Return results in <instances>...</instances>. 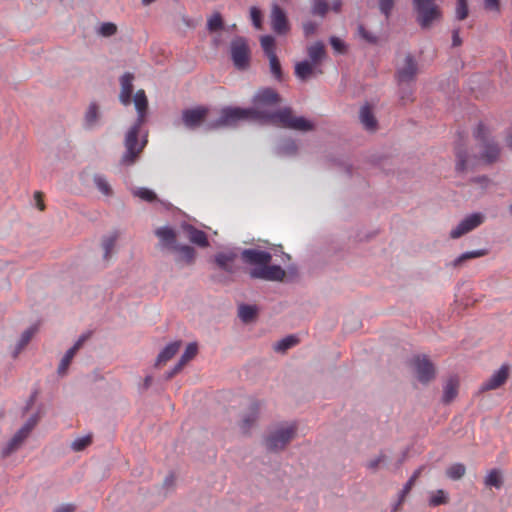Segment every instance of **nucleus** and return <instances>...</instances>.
Segmentation results:
<instances>
[{
    "label": "nucleus",
    "mask_w": 512,
    "mask_h": 512,
    "mask_svg": "<svg viewBox=\"0 0 512 512\" xmlns=\"http://www.w3.org/2000/svg\"><path fill=\"white\" fill-rule=\"evenodd\" d=\"M459 381L456 377L448 379L443 389V401L450 403L453 401L458 394Z\"/></svg>",
    "instance_id": "obj_27"
},
{
    "label": "nucleus",
    "mask_w": 512,
    "mask_h": 512,
    "mask_svg": "<svg viewBox=\"0 0 512 512\" xmlns=\"http://www.w3.org/2000/svg\"><path fill=\"white\" fill-rule=\"evenodd\" d=\"M249 275L255 279H262L267 281H282L286 272L278 265L263 264L253 267L249 271Z\"/></svg>",
    "instance_id": "obj_7"
},
{
    "label": "nucleus",
    "mask_w": 512,
    "mask_h": 512,
    "mask_svg": "<svg viewBox=\"0 0 512 512\" xmlns=\"http://www.w3.org/2000/svg\"><path fill=\"white\" fill-rule=\"evenodd\" d=\"M506 144L509 148L512 149V126L508 130L507 136H506Z\"/></svg>",
    "instance_id": "obj_64"
},
{
    "label": "nucleus",
    "mask_w": 512,
    "mask_h": 512,
    "mask_svg": "<svg viewBox=\"0 0 512 512\" xmlns=\"http://www.w3.org/2000/svg\"><path fill=\"white\" fill-rule=\"evenodd\" d=\"M510 368L508 365H502L499 370L494 372L490 378L482 383L480 387L481 392L495 390L501 387L509 377Z\"/></svg>",
    "instance_id": "obj_11"
},
{
    "label": "nucleus",
    "mask_w": 512,
    "mask_h": 512,
    "mask_svg": "<svg viewBox=\"0 0 512 512\" xmlns=\"http://www.w3.org/2000/svg\"><path fill=\"white\" fill-rule=\"evenodd\" d=\"M76 506L72 503L63 504L54 509L53 512H75Z\"/></svg>",
    "instance_id": "obj_54"
},
{
    "label": "nucleus",
    "mask_w": 512,
    "mask_h": 512,
    "mask_svg": "<svg viewBox=\"0 0 512 512\" xmlns=\"http://www.w3.org/2000/svg\"><path fill=\"white\" fill-rule=\"evenodd\" d=\"M456 168L458 171H463L466 168V156L462 153L457 154Z\"/></svg>",
    "instance_id": "obj_56"
},
{
    "label": "nucleus",
    "mask_w": 512,
    "mask_h": 512,
    "mask_svg": "<svg viewBox=\"0 0 512 512\" xmlns=\"http://www.w3.org/2000/svg\"><path fill=\"white\" fill-rule=\"evenodd\" d=\"M258 418V412L255 408H253L250 412L245 414L241 419V429L244 432H248L249 429L256 423Z\"/></svg>",
    "instance_id": "obj_37"
},
{
    "label": "nucleus",
    "mask_w": 512,
    "mask_h": 512,
    "mask_svg": "<svg viewBox=\"0 0 512 512\" xmlns=\"http://www.w3.org/2000/svg\"><path fill=\"white\" fill-rule=\"evenodd\" d=\"M318 24L313 21H307L303 24V32L306 37L314 34L317 30Z\"/></svg>",
    "instance_id": "obj_52"
},
{
    "label": "nucleus",
    "mask_w": 512,
    "mask_h": 512,
    "mask_svg": "<svg viewBox=\"0 0 512 512\" xmlns=\"http://www.w3.org/2000/svg\"><path fill=\"white\" fill-rule=\"evenodd\" d=\"M424 469V466H421L419 467L414 473L413 475L410 477V479L407 481V483L404 485L403 489L401 490L400 494H399V500L398 502L396 503V505L393 507V510L392 512H396L398 510V508L400 507V505L402 504V502L404 501L405 497L409 494V492L411 491L412 487L414 486L416 480L419 478V476L421 475L422 471Z\"/></svg>",
    "instance_id": "obj_25"
},
{
    "label": "nucleus",
    "mask_w": 512,
    "mask_h": 512,
    "mask_svg": "<svg viewBox=\"0 0 512 512\" xmlns=\"http://www.w3.org/2000/svg\"><path fill=\"white\" fill-rule=\"evenodd\" d=\"M296 151H297L296 143L292 140L286 141L278 149V153L280 155H292V154H295Z\"/></svg>",
    "instance_id": "obj_47"
},
{
    "label": "nucleus",
    "mask_w": 512,
    "mask_h": 512,
    "mask_svg": "<svg viewBox=\"0 0 512 512\" xmlns=\"http://www.w3.org/2000/svg\"><path fill=\"white\" fill-rule=\"evenodd\" d=\"M74 356H75V354L72 351H70V350L66 351L65 355L60 360V363L57 368L58 376L65 377L67 375L69 366H70Z\"/></svg>",
    "instance_id": "obj_34"
},
{
    "label": "nucleus",
    "mask_w": 512,
    "mask_h": 512,
    "mask_svg": "<svg viewBox=\"0 0 512 512\" xmlns=\"http://www.w3.org/2000/svg\"><path fill=\"white\" fill-rule=\"evenodd\" d=\"M412 92L411 90L409 89H405L403 86H401V100L405 103L407 101H411L412 100Z\"/></svg>",
    "instance_id": "obj_58"
},
{
    "label": "nucleus",
    "mask_w": 512,
    "mask_h": 512,
    "mask_svg": "<svg viewBox=\"0 0 512 512\" xmlns=\"http://www.w3.org/2000/svg\"><path fill=\"white\" fill-rule=\"evenodd\" d=\"M183 367H184V366H182V365L178 362V363L173 367V369H172V370H170V371L167 373L166 378H167V379H171V378H173L176 374H178V373L182 370V368H183Z\"/></svg>",
    "instance_id": "obj_60"
},
{
    "label": "nucleus",
    "mask_w": 512,
    "mask_h": 512,
    "mask_svg": "<svg viewBox=\"0 0 512 512\" xmlns=\"http://www.w3.org/2000/svg\"><path fill=\"white\" fill-rule=\"evenodd\" d=\"M260 42H261V46L267 56H269L270 53H275L273 50L275 40L272 36H269V35L262 36L260 39Z\"/></svg>",
    "instance_id": "obj_46"
},
{
    "label": "nucleus",
    "mask_w": 512,
    "mask_h": 512,
    "mask_svg": "<svg viewBox=\"0 0 512 512\" xmlns=\"http://www.w3.org/2000/svg\"><path fill=\"white\" fill-rule=\"evenodd\" d=\"M416 20L424 28H430L435 21L441 18V10L436 0H413Z\"/></svg>",
    "instance_id": "obj_4"
},
{
    "label": "nucleus",
    "mask_w": 512,
    "mask_h": 512,
    "mask_svg": "<svg viewBox=\"0 0 512 512\" xmlns=\"http://www.w3.org/2000/svg\"><path fill=\"white\" fill-rule=\"evenodd\" d=\"M500 153L498 144L490 138L483 137L481 141V157L488 163L495 161Z\"/></svg>",
    "instance_id": "obj_16"
},
{
    "label": "nucleus",
    "mask_w": 512,
    "mask_h": 512,
    "mask_svg": "<svg viewBox=\"0 0 512 512\" xmlns=\"http://www.w3.org/2000/svg\"><path fill=\"white\" fill-rule=\"evenodd\" d=\"M37 332L36 326H31L22 332L18 342L16 343L13 351L12 357L17 358L18 355L22 352V350L28 345L31 339L35 336Z\"/></svg>",
    "instance_id": "obj_23"
},
{
    "label": "nucleus",
    "mask_w": 512,
    "mask_h": 512,
    "mask_svg": "<svg viewBox=\"0 0 512 512\" xmlns=\"http://www.w3.org/2000/svg\"><path fill=\"white\" fill-rule=\"evenodd\" d=\"M208 29L210 31H216L222 27V18L219 13L212 15L207 22Z\"/></svg>",
    "instance_id": "obj_48"
},
{
    "label": "nucleus",
    "mask_w": 512,
    "mask_h": 512,
    "mask_svg": "<svg viewBox=\"0 0 512 512\" xmlns=\"http://www.w3.org/2000/svg\"><path fill=\"white\" fill-rule=\"evenodd\" d=\"M298 423L296 421H282L273 424L266 431L263 446L269 452L284 451L297 437Z\"/></svg>",
    "instance_id": "obj_3"
},
{
    "label": "nucleus",
    "mask_w": 512,
    "mask_h": 512,
    "mask_svg": "<svg viewBox=\"0 0 512 512\" xmlns=\"http://www.w3.org/2000/svg\"><path fill=\"white\" fill-rule=\"evenodd\" d=\"M316 70L317 65L308 60L298 62L295 65V75L302 81H306L313 77L316 73Z\"/></svg>",
    "instance_id": "obj_22"
},
{
    "label": "nucleus",
    "mask_w": 512,
    "mask_h": 512,
    "mask_svg": "<svg viewBox=\"0 0 512 512\" xmlns=\"http://www.w3.org/2000/svg\"><path fill=\"white\" fill-rule=\"evenodd\" d=\"M133 80L134 76L131 73H125L120 78L121 90L119 100L124 106L130 105L133 101L138 117L136 122L127 130L124 139L125 152L123 153L120 163L125 166L133 165L142 150L147 144L146 136L141 141L138 140L140 128L145 122V117L148 108V99L144 90H138L133 99Z\"/></svg>",
    "instance_id": "obj_2"
},
{
    "label": "nucleus",
    "mask_w": 512,
    "mask_h": 512,
    "mask_svg": "<svg viewBox=\"0 0 512 512\" xmlns=\"http://www.w3.org/2000/svg\"><path fill=\"white\" fill-rule=\"evenodd\" d=\"M257 308L252 305L241 304L238 308V316L243 322H250L254 319Z\"/></svg>",
    "instance_id": "obj_33"
},
{
    "label": "nucleus",
    "mask_w": 512,
    "mask_h": 512,
    "mask_svg": "<svg viewBox=\"0 0 512 512\" xmlns=\"http://www.w3.org/2000/svg\"><path fill=\"white\" fill-rule=\"evenodd\" d=\"M418 72L417 63L411 55H406L403 63L398 67L397 78L400 86L414 81Z\"/></svg>",
    "instance_id": "obj_10"
},
{
    "label": "nucleus",
    "mask_w": 512,
    "mask_h": 512,
    "mask_svg": "<svg viewBox=\"0 0 512 512\" xmlns=\"http://www.w3.org/2000/svg\"><path fill=\"white\" fill-rule=\"evenodd\" d=\"M213 118V110L206 107H196L191 109H186L182 112V121L183 124L188 129H196L201 126L208 129V122H210Z\"/></svg>",
    "instance_id": "obj_5"
},
{
    "label": "nucleus",
    "mask_w": 512,
    "mask_h": 512,
    "mask_svg": "<svg viewBox=\"0 0 512 512\" xmlns=\"http://www.w3.org/2000/svg\"><path fill=\"white\" fill-rule=\"evenodd\" d=\"M117 26L111 22L102 23L98 28V33L103 37H110L116 34Z\"/></svg>",
    "instance_id": "obj_43"
},
{
    "label": "nucleus",
    "mask_w": 512,
    "mask_h": 512,
    "mask_svg": "<svg viewBox=\"0 0 512 512\" xmlns=\"http://www.w3.org/2000/svg\"><path fill=\"white\" fill-rule=\"evenodd\" d=\"M270 18L274 32L277 34H286L289 31L290 25L288 23L287 16L283 9H281L277 4L272 6Z\"/></svg>",
    "instance_id": "obj_12"
},
{
    "label": "nucleus",
    "mask_w": 512,
    "mask_h": 512,
    "mask_svg": "<svg viewBox=\"0 0 512 512\" xmlns=\"http://www.w3.org/2000/svg\"><path fill=\"white\" fill-rule=\"evenodd\" d=\"M469 13L467 0H457L456 5V18L458 20H464L467 18Z\"/></svg>",
    "instance_id": "obj_44"
},
{
    "label": "nucleus",
    "mask_w": 512,
    "mask_h": 512,
    "mask_svg": "<svg viewBox=\"0 0 512 512\" xmlns=\"http://www.w3.org/2000/svg\"><path fill=\"white\" fill-rule=\"evenodd\" d=\"M132 193L134 196L139 197L140 199L147 202H153L157 199L156 194L147 188H135L133 189Z\"/></svg>",
    "instance_id": "obj_41"
},
{
    "label": "nucleus",
    "mask_w": 512,
    "mask_h": 512,
    "mask_svg": "<svg viewBox=\"0 0 512 512\" xmlns=\"http://www.w3.org/2000/svg\"><path fill=\"white\" fill-rule=\"evenodd\" d=\"M386 456L383 453H380L376 457L370 459L366 463V467L371 471H376L382 464L386 462Z\"/></svg>",
    "instance_id": "obj_45"
},
{
    "label": "nucleus",
    "mask_w": 512,
    "mask_h": 512,
    "mask_svg": "<svg viewBox=\"0 0 512 512\" xmlns=\"http://www.w3.org/2000/svg\"><path fill=\"white\" fill-rule=\"evenodd\" d=\"M34 198H35V202H36V206L39 210L43 211L45 206H44V203H43V200H42V194L40 192H36L34 194Z\"/></svg>",
    "instance_id": "obj_61"
},
{
    "label": "nucleus",
    "mask_w": 512,
    "mask_h": 512,
    "mask_svg": "<svg viewBox=\"0 0 512 512\" xmlns=\"http://www.w3.org/2000/svg\"><path fill=\"white\" fill-rule=\"evenodd\" d=\"M97 189L105 196H112L113 190L107 179L103 175H95L93 178Z\"/></svg>",
    "instance_id": "obj_35"
},
{
    "label": "nucleus",
    "mask_w": 512,
    "mask_h": 512,
    "mask_svg": "<svg viewBox=\"0 0 512 512\" xmlns=\"http://www.w3.org/2000/svg\"><path fill=\"white\" fill-rule=\"evenodd\" d=\"M181 345V341H174L165 346V348L158 354L155 366H161L172 359L178 353Z\"/></svg>",
    "instance_id": "obj_21"
},
{
    "label": "nucleus",
    "mask_w": 512,
    "mask_h": 512,
    "mask_svg": "<svg viewBox=\"0 0 512 512\" xmlns=\"http://www.w3.org/2000/svg\"><path fill=\"white\" fill-rule=\"evenodd\" d=\"M307 53L310 58V62L316 64L317 66L326 57L325 46L322 42H316L308 46Z\"/></svg>",
    "instance_id": "obj_26"
},
{
    "label": "nucleus",
    "mask_w": 512,
    "mask_h": 512,
    "mask_svg": "<svg viewBox=\"0 0 512 512\" xmlns=\"http://www.w3.org/2000/svg\"><path fill=\"white\" fill-rule=\"evenodd\" d=\"M250 16H251V20H252L255 28L261 29V23H262L261 11L257 7H251L250 8Z\"/></svg>",
    "instance_id": "obj_50"
},
{
    "label": "nucleus",
    "mask_w": 512,
    "mask_h": 512,
    "mask_svg": "<svg viewBox=\"0 0 512 512\" xmlns=\"http://www.w3.org/2000/svg\"><path fill=\"white\" fill-rule=\"evenodd\" d=\"M101 122V111L100 107L96 103H90L83 120V127L87 130H94L100 126Z\"/></svg>",
    "instance_id": "obj_14"
},
{
    "label": "nucleus",
    "mask_w": 512,
    "mask_h": 512,
    "mask_svg": "<svg viewBox=\"0 0 512 512\" xmlns=\"http://www.w3.org/2000/svg\"><path fill=\"white\" fill-rule=\"evenodd\" d=\"M155 235L159 238V245L163 249L173 251L177 248L176 232L168 226L160 227L155 230Z\"/></svg>",
    "instance_id": "obj_13"
},
{
    "label": "nucleus",
    "mask_w": 512,
    "mask_h": 512,
    "mask_svg": "<svg viewBox=\"0 0 512 512\" xmlns=\"http://www.w3.org/2000/svg\"><path fill=\"white\" fill-rule=\"evenodd\" d=\"M298 338L294 335H289L273 344V350L277 353H285L298 343Z\"/></svg>",
    "instance_id": "obj_30"
},
{
    "label": "nucleus",
    "mask_w": 512,
    "mask_h": 512,
    "mask_svg": "<svg viewBox=\"0 0 512 512\" xmlns=\"http://www.w3.org/2000/svg\"><path fill=\"white\" fill-rule=\"evenodd\" d=\"M359 119L366 130L375 131L377 129V120L369 104H365L360 108Z\"/></svg>",
    "instance_id": "obj_19"
},
{
    "label": "nucleus",
    "mask_w": 512,
    "mask_h": 512,
    "mask_svg": "<svg viewBox=\"0 0 512 512\" xmlns=\"http://www.w3.org/2000/svg\"><path fill=\"white\" fill-rule=\"evenodd\" d=\"M242 258L245 262L253 264L254 267L268 264L271 261V254L256 249H247L242 252Z\"/></svg>",
    "instance_id": "obj_15"
},
{
    "label": "nucleus",
    "mask_w": 512,
    "mask_h": 512,
    "mask_svg": "<svg viewBox=\"0 0 512 512\" xmlns=\"http://www.w3.org/2000/svg\"><path fill=\"white\" fill-rule=\"evenodd\" d=\"M466 473V467L462 463H454L446 469V476L451 480H459Z\"/></svg>",
    "instance_id": "obj_32"
},
{
    "label": "nucleus",
    "mask_w": 512,
    "mask_h": 512,
    "mask_svg": "<svg viewBox=\"0 0 512 512\" xmlns=\"http://www.w3.org/2000/svg\"><path fill=\"white\" fill-rule=\"evenodd\" d=\"M268 58H269V65H270L271 73L277 80H281L282 71H281L280 61H279L277 55L275 53H270Z\"/></svg>",
    "instance_id": "obj_39"
},
{
    "label": "nucleus",
    "mask_w": 512,
    "mask_h": 512,
    "mask_svg": "<svg viewBox=\"0 0 512 512\" xmlns=\"http://www.w3.org/2000/svg\"><path fill=\"white\" fill-rule=\"evenodd\" d=\"M85 341H86V336H81L69 350L72 351L76 355V353L83 346Z\"/></svg>",
    "instance_id": "obj_57"
},
{
    "label": "nucleus",
    "mask_w": 512,
    "mask_h": 512,
    "mask_svg": "<svg viewBox=\"0 0 512 512\" xmlns=\"http://www.w3.org/2000/svg\"><path fill=\"white\" fill-rule=\"evenodd\" d=\"M448 501H449L448 493L446 491H444L443 489H438V490L429 492L428 505L431 507H436V506L447 504Z\"/></svg>",
    "instance_id": "obj_31"
},
{
    "label": "nucleus",
    "mask_w": 512,
    "mask_h": 512,
    "mask_svg": "<svg viewBox=\"0 0 512 512\" xmlns=\"http://www.w3.org/2000/svg\"><path fill=\"white\" fill-rule=\"evenodd\" d=\"M28 436L29 433L21 427L11 440L3 447L2 456L7 457L18 450Z\"/></svg>",
    "instance_id": "obj_18"
},
{
    "label": "nucleus",
    "mask_w": 512,
    "mask_h": 512,
    "mask_svg": "<svg viewBox=\"0 0 512 512\" xmlns=\"http://www.w3.org/2000/svg\"><path fill=\"white\" fill-rule=\"evenodd\" d=\"M330 43L337 52L341 53L344 51V43L339 38L332 37Z\"/></svg>",
    "instance_id": "obj_55"
},
{
    "label": "nucleus",
    "mask_w": 512,
    "mask_h": 512,
    "mask_svg": "<svg viewBox=\"0 0 512 512\" xmlns=\"http://www.w3.org/2000/svg\"><path fill=\"white\" fill-rule=\"evenodd\" d=\"M484 221L485 215L481 212L469 214L450 231V238L458 239L479 227Z\"/></svg>",
    "instance_id": "obj_6"
},
{
    "label": "nucleus",
    "mask_w": 512,
    "mask_h": 512,
    "mask_svg": "<svg viewBox=\"0 0 512 512\" xmlns=\"http://www.w3.org/2000/svg\"><path fill=\"white\" fill-rule=\"evenodd\" d=\"M183 229L192 243L201 247L208 246L207 236L203 231L196 229L192 225H184Z\"/></svg>",
    "instance_id": "obj_24"
},
{
    "label": "nucleus",
    "mask_w": 512,
    "mask_h": 512,
    "mask_svg": "<svg viewBox=\"0 0 512 512\" xmlns=\"http://www.w3.org/2000/svg\"><path fill=\"white\" fill-rule=\"evenodd\" d=\"M414 372L422 383H428L435 377V368L426 356H417L413 360Z\"/></svg>",
    "instance_id": "obj_9"
},
{
    "label": "nucleus",
    "mask_w": 512,
    "mask_h": 512,
    "mask_svg": "<svg viewBox=\"0 0 512 512\" xmlns=\"http://www.w3.org/2000/svg\"><path fill=\"white\" fill-rule=\"evenodd\" d=\"M395 0H379V9L387 18L394 7Z\"/></svg>",
    "instance_id": "obj_49"
},
{
    "label": "nucleus",
    "mask_w": 512,
    "mask_h": 512,
    "mask_svg": "<svg viewBox=\"0 0 512 512\" xmlns=\"http://www.w3.org/2000/svg\"><path fill=\"white\" fill-rule=\"evenodd\" d=\"M119 239L118 232H112L108 235H105L101 240V247L103 250V260L108 263L112 256L116 252V245Z\"/></svg>",
    "instance_id": "obj_17"
},
{
    "label": "nucleus",
    "mask_w": 512,
    "mask_h": 512,
    "mask_svg": "<svg viewBox=\"0 0 512 512\" xmlns=\"http://www.w3.org/2000/svg\"><path fill=\"white\" fill-rule=\"evenodd\" d=\"M172 252H176L178 256L176 257L177 262H184L186 264H191L195 258V250L188 245H177Z\"/></svg>",
    "instance_id": "obj_28"
},
{
    "label": "nucleus",
    "mask_w": 512,
    "mask_h": 512,
    "mask_svg": "<svg viewBox=\"0 0 512 512\" xmlns=\"http://www.w3.org/2000/svg\"><path fill=\"white\" fill-rule=\"evenodd\" d=\"M91 443H92V436L85 435V436H81V437L74 439L71 442L70 447L74 452H81V451L85 450L88 446H90Z\"/></svg>",
    "instance_id": "obj_36"
},
{
    "label": "nucleus",
    "mask_w": 512,
    "mask_h": 512,
    "mask_svg": "<svg viewBox=\"0 0 512 512\" xmlns=\"http://www.w3.org/2000/svg\"><path fill=\"white\" fill-rule=\"evenodd\" d=\"M198 352V347L196 343H189L184 351V353L181 355L179 359V363L182 366H185L190 360H192Z\"/></svg>",
    "instance_id": "obj_38"
},
{
    "label": "nucleus",
    "mask_w": 512,
    "mask_h": 512,
    "mask_svg": "<svg viewBox=\"0 0 512 512\" xmlns=\"http://www.w3.org/2000/svg\"><path fill=\"white\" fill-rule=\"evenodd\" d=\"M358 33L360 37L368 43H376L377 41V37L370 33L369 31H367L362 25L358 26Z\"/></svg>",
    "instance_id": "obj_51"
},
{
    "label": "nucleus",
    "mask_w": 512,
    "mask_h": 512,
    "mask_svg": "<svg viewBox=\"0 0 512 512\" xmlns=\"http://www.w3.org/2000/svg\"><path fill=\"white\" fill-rule=\"evenodd\" d=\"M330 8L326 0H314L312 3V13L314 15L325 16Z\"/></svg>",
    "instance_id": "obj_42"
},
{
    "label": "nucleus",
    "mask_w": 512,
    "mask_h": 512,
    "mask_svg": "<svg viewBox=\"0 0 512 512\" xmlns=\"http://www.w3.org/2000/svg\"><path fill=\"white\" fill-rule=\"evenodd\" d=\"M462 43L461 38L459 36V30H454L452 34V44L453 46H459Z\"/></svg>",
    "instance_id": "obj_62"
},
{
    "label": "nucleus",
    "mask_w": 512,
    "mask_h": 512,
    "mask_svg": "<svg viewBox=\"0 0 512 512\" xmlns=\"http://www.w3.org/2000/svg\"><path fill=\"white\" fill-rule=\"evenodd\" d=\"M38 422V417L37 416H31L25 423L24 425L22 426V428L24 430H26L29 434L30 432L33 430V428L36 426Z\"/></svg>",
    "instance_id": "obj_53"
},
{
    "label": "nucleus",
    "mask_w": 512,
    "mask_h": 512,
    "mask_svg": "<svg viewBox=\"0 0 512 512\" xmlns=\"http://www.w3.org/2000/svg\"><path fill=\"white\" fill-rule=\"evenodd\" d=\"M231 57L238 69H244L248 66L250 50L244 38L238 37L231 42Z\"/></svg>",
    "instance_id": "obj_8"
},
{
    "label": "nucleus",
    "mask_w": 512,
    "mask_h": 512,
    "mask_svg": "<svg viewBox=\"0 0 512 512\" xmlns=\"http://www.w3.org/2000/svg\"><path fill=\"white\" fill-rule=\"evenodd\" d=\"M236 257H237L236 253H234L232 251L221 252V253L216 254L215 262L220 269L232 274L236 270L234 267V261H235Z\"/></svg>",
    "instance_id": "obj_20"
},
{
    "label": "nucleus",
    "mask_w": 512,
    "mask_h": 512,
    "mask_svg": "<svg viewBox=\"0 0 512 512\" xmlns=\"http://www.w3.org/2000/svg\"><path fill=\"white\" fill-rule=\"evenodd\" d=\"M486 486L500 488L502 485V478L497 470H492L488 473V475L485 477L484 481Z\"/></svg>",
    "instance_id": "obj_40"
},
{
    "label": "nucleus",
    "mask_w": 512,
    "mask_h": 512,
    "mask_svg": "<svg viewBox=\"0 0 512 512\" xmlns=\"http://www.w3.org/2000/svg\"><path fill=\"white\" fill-rule=\"evenodd\" d=\"M485 7L489 10L498 11L499 1L498 0H485Z\"/></svg>",
    "instance_id": "obj_59"
},
{
    "label": "nucleus",
    "mask_w": 512,
    "mask_h": 512,
    "mask_svg": "<svg viewBox=\"0 0 512 512\" xmlns=\"http://www.w3.org/2000/svg\"><path fill=\"white\" fill-rule=\"evenodd\" d=\"M278 93L271 88L259 90L253 97L250 108H224L220 112L213 110V120L208 122V129L236 127L241 121H260L275 126L297 131H311L314 124L302 117L296 116L290 108L275 110L279 104Z\"/></svg>",
    "instance_id": "obj_1"
},
{
    "label": "nucleus",
    "mask_w": 512,
    "mask_h": 512,
    "mask_svg": "<svg viewBox=\"0 0 512 512\" xmlns=\"http://www.w3.org/2000/svg\"><path fill=\"white\" fill-rule=\"evenodd\" d=\"M152 382L153 377L151 375L146 376L142 384V389L147 390L151 386Z\"/></svg>",
    "instance_id": "obj_63"
},
{
    "label": "nucleus",
    "mask_w": 512,
    "mask_h": 512,
    "mask_svg": "<svg viewBox=\"0 0 512 512\" xmlns=\"http://www.w3.org/2000/svg\"><path fill=\"white\" fill-rule=\"evenodd\" d=\"M486 253V250L483 249L465 252L458 256L457 258H455L450 265L454 268H459L463 266L468 260L482 257L486 255Z\"/></svg>",
    "instance_id": "obj_29"
}]
</instances>
